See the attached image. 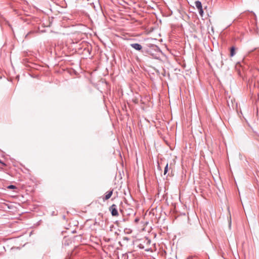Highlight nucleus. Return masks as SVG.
<instances>
[{"label": "nucleus", "mask_w": 259, "mask_h": 259, "mask_svg": "<svg viewBox=\"0 0 259 259\" xmlns=\"http://www.w3.org/2000/svg\"><path fill=\"white\" fill-rule=\"evenodd\" d=\"M0 163H2L3 165H5V164L4 163H3V162H2L1 160H0Z\"/></svg>", "instance_id": "obj_13"}, {"label": "nucleus", "mask_w": 259, "mask_h": 259, "mask_svg": "<svg viewBox=\"0 0 259 259\" xmlns=\"http://www.w3.org/2000/svg\"><path fill=\"white\" fill-rule=\"evenodd\" d=\"M241 67V65L240 62H238L235 65V69L238 72V73L239 75H241V71L240 70V68Z\"/></svg>", "instance_id": "obj_5"}, {"label": "nucleus", "mask_w": 259, "mask_h": 259, "mask_svg": "<svg viewBox=\"0 0 259 259\" xmlns=\"http://www.w3.org/2000/svg\"><path fill=\"white\" fill-rule=\"evenodd\" d=\"M113 194V190L108 191L106 193L104 198H103L104 200L109 199Z\"/></svg>", "instance_id": "obj_4"}, {"label": "nucleus", "mask_w": 259, "mask_h": 259, "mask_svg": "<svg viewBox=\"0 0 259 259\" xmlns=\"http://www.w3.org/2000/svg\"><path fill=\"white\" fill-rule=\"evenodd\" d=\"M16 188V186H14V185H10V186H9L8 187V188L10 189H15V188Z\"/></svg>", "instance_id": "obj_10"}, {"label": "nucleus", "mask_w": 259, "mask_h": 259, "mask_svg": "<svg viewBox=\"0 0 259 259\" xmlns=\"http://www.w3.org/2000/svg\"><path fill=\"white\" fill-rule=\"evenodd\" d=\"M195 5L196 8L198 10L202 7V4L199 1H197L195 2Z\"/></svg>", "instance_id": "obj_6"}, {"label": "nucleus", "mask_w": 259, "mask_h": 259, "mask_svg": "<svg viewBox=\"0 0 259 259\" xmlns=\"http://www.w3.org/2000/svg\"><path fill=\"white\" fill-rule=\"evenodd\" d=\"M139 221V218H136L135 220V222L136 223H138V222Z\"/></svg>", "instance_id": "obj_11"}, {"label": "nucleus", "mask_w": 259, "mask_h": 259, "mask_svg": "<svg viewBox=\"0 0 259 259\" xmlns=\"http://www.w3.org/2000/svg\"><path fill=\"white\" fill-rule=\"evenodd\" d=\"M198 11H199V13L200 14V15L202 17L203 16V9H202V7L199 9L198 10Z\"/></svg>", "instance_id": "obj_9"}, {"label": "nucleus", "mask_w": 259, "mask_h": 259, "mask_svg": "<svg viewBox=\"0 0 259 259\" xmlns=\"http://www.w3.org/2000/svg\"><path fill=\"white\" fill-rule=\"evenodd\" d=\"M142 53L145 56H150L155 59H159L161 51L159 48L155 45L150 44L145 48Z\"/></svg>", "instance_id": "obj_1"}, {"label": "nucleus", "mask_w": 259, "mask_h": 259, "mask_svg": "<svg viewBox=\"0 0 259 259\" xmlns=\"http://www.w3.org/2000/svg\"><path fill=\"white\" fill-rule=\"evenodd\" d=\"M131 47L137 51H142V46L138 43H133L130 45Z\"/></svg>", "instance_id": "obj_3"}, {"label": "nucleus", "mask_w": 259, "mask_h": 259, "mask_svg": "<svg viewBox=\"0 0 259 259\" xmlns=\"http://www.w3.org/2000/svg\"><path fill=\"white\" fill-rule=\"evenodd\" d=\"M109 210L112 216L116 217L118 215V212L117 210V206L116 204H112L109 207Z\"/></svg>", "instance_id": "obj_2"}, {"label": "nucleus", "mask_w": 259, "mask_h": 259, "mask_svg": "<svg viewBox=\"0 0 259 259\" xmlns=\"http://www.w3.org/2000/svg\"><path fill=\"white\" fill-rule=\"evenodd\" d=\"M235 54V47H232L230 49V56L233 57Z\"/></svg>", "instance_id": "obj_7"}, {"label": "nucleus", "mask_w": 259, "mask_h": 259, "mask_svg": "<svg viewBox=\"0 0 259 259\" xmlns=\"http://www.w3.org/2000/svg\"><path fill=\"white\" fill-rule=\"evenodd\" d=\"M168 163H167L164 167V175H166L167 174V172L168 171Z\"/></svg>", "instance_id": "obj_8"}, {"label": "nucleus", "mask_w": 259, "mask_h": 259, "mask_svg": "<svg viewBox=\"0 0 259 259\" xmlns=\"http://www.w3.org/2000/svg\"><path fill=\"white\" fill-rule=\"evenodd\" d=\"M187 259H195V258L193 257H188Z\"/></svg>", "instance_id": "obj_12"}]
</instances>
